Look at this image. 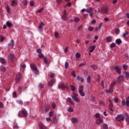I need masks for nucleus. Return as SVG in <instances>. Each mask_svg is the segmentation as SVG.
Segmentation results:
<instances>
[{
  "instance_id": "1",
  "label": "nucleus",
  "mask_w": 129,
  "mask_h": 129,
  "mask_svg": "<svg viewBox=\"0 0 129 129\" xmlns=\"http://www.w3.org/2000/svg\"><path fill=\"white\" fill-rule=\"evenodd\" d=\"M73 95L72 97V99L75 102H80V99L77 97L78 96V94H76L75 92H73Z\"/></svg>"
},
{
  "instance_id": "2",
  "label": "nucleus",
  "mask_w": 129,
  "mask_h": 129,
  "mask_svg": "<svg viewBox=\"0 0 129 129\" xmlns=\"http://www.w3.org/2000/svg\"><path fill=\"white\" fill-rule=\"evenodd\" d=\"M18 114L20 117H22V116H27V115H28V112H27L26 110H23L20 111Z\"/></svg>"
},
{
  "instance_id": "3",
  "label": "nucleus",
  "mask_w": 129,
  "mask_h": 129,
  "mask_svg": "<svg viewBox=\"0 0 129 129\" xmlns=\"http://www.w3.org/2000/svg\"><path fill=\"white\" fill-rule=\"evenodd\" d=\"M116 119L118 121H121L124 120V116L122 114L118 115L116 117Z\"/></svg>"
},
{
  "instance_id": "4",
  "label": "nucleus",
  "mask_w": 129,
  "mask_h": 129,
  "mask_svg": "<svg viewBox=\"0 0 129 129\" xmlns=\"http://www.w3.org/2000/svg\"><path fill=\"white\" fill-rule=\"evenodd\" d=\"M68 16V14L66 13V11H64L63 12V14L62 16V19L63 20V21H67L68 20V17H67Z\"/></svg>"
},
{
  "instance_id": "5",
  "label": "nucleus",
  "mask_w": 129,
  "mask_h": 129,
  "mask_svg": "<svg viewBox=\"0 0 129 129\" xmlns=\"http://www.w3.org/2000/svg\"><path fill=\"white\" fill-rule=\"evenodd\" d=\"M107 7L106 6H104L102 7L101 9V12L103 13V14H107Z\"/></svg>"
},
{
  "instance_id": "6",
  "label": "nucleus",
  "mask_w": 129,
  "mask_h": 129,
  "mask_svg": "<svg viewBox=\"0 0 129 129\" xmlns=\"http://www.w3.org/2000/svg\"><path fill=\"white\" fill-rule=\"evenodd\" d=\"M95 48H96L95 45L90 46L88 48V50L89 52H90L91 53H92V52H93V51H94V50L95 49Z\"/></svg>"
},
{
  "instance_id": "7",
  "label": "nucleus",
  "mask_w": 129,
  "mask_h": 129,
  "mask_svg": "<svg viewBox=\"0 0 129 129\" xmlns=\"http://www.w3.org/2000/svg\"><path fill=\"white\" fill-rule=\"evenodd\" d=\"M22 77V75L20 73H17L16 75V81L17 82H19L20 80H21V78Z\"/></svg>"
},
{
  "instance_id": "8",
  "label": "nucleus",
  "mask_w": 129,
  "mask_h": 129,
  "mask_svg": "<svg viewBox=\"0 0 129 129\" xmlns=\"http://www.w3.org/2000/svg\"><path fill=\"white\" fill-rule=\"evenodd\" d=\"M72 123H74V124L77 123V122H78V118L76 117H73L72 119Z\"/></svg>"
},
{
  "instance_id": "9",
  "label": "nucleus",
  "mask_w": 129,
  "mask_h": 129,
  "mask_svg": "<svg viewBox=\"0 0 129 129\" xmlns=\"http://www.w3.org/2000/svg\"><path fill=\"white\" fill-rule=\"evenodd\" d=\"M58 88L59 89L61 88V89H65V88H66V87L65 86V85L64 84H61L58 86Z\"/></svg>"
},
{
  "instance_id": "10",
  "label": "nucleus",
  "mask_w": 129,
  "mask_h": 129,
  "mask_svg": "<svg viewBox=\"0 0 129 129\" xmlns=\"http://www.w3.org/2000/svg\"><path fill=\"white\" fill-rule=\"evenodd\" d=\"M115 69L116 70V72H117V73H120L121 71H120V67H115Z\"/></svg>"
},
{
  "instance_id": "11",
  "label": "nucleus",
  "mask_w": 129,
  "mask_h": 129,
  "mask_svg": "<svg viewBox=\"0 0 129 129\" xmlns=\"http://www.w3.org/2000/svg\"><path fill=\"white\" fill-rule=\"evenodd\" d=\"M123 76H120L118 77L117 79V81H118V82L123 81Z\"/></svg>"
},
{
  "instance_id": "12",
  "label": "nucleus",
  "mask_w": 129,
  "mask_h": 129,
  "mask_svg": "<svg viewBox=\"0 0 129 129\" xmlns=\"http://www.w3.org/2000/svg\"><path fill=\"white\" fill-rule=\"evenodd\" d=\"M43 26H44V23H41L40 25L38 27L39 30L40 32H43Z\"/></svg>"
},
{
  "instance_id": "13",
  "label": "nucleus",
  "mask_w": 129,
  "mask_h": 129,
  "mask_svg": "<svg viewBox=\"0 0 129 129\" xmlns=\"http://www.w3.org/2000/svg\"><path fill=\"white\" fill-rule=\"evenodd\" d=\"M9 59L11 60V61H14V60H15V55L14 54H10L9 55Z\"/></svg>"
},
{
  "instance_id": "14",
  "label": "nucleus",
  "mask_w": 129,
  "mask_h": 129,
  "mask_svg": "<svg viewBox=\"0 0 129 129\" xmlns=\"http://www.w3.org/2000/svg\"><path fill=\"white\" fill-rule=\"evenodd\" d=\"M112 107H113V104L112 103H110V104L109 105V109L111 110L112 112H113V109H112Z\"/></svg>"
},
{
  "instance_id": "15",
  "label": "nucleus",
  "mask_w": 129,
  "mask_h": 129,
  "mask_svg": "<svg viewBox=\"0 0 129 129\" xmlns=\"http://www.w3.org/2000/svg\"><path fill=\"white\" fill-rule=\"evenodd\" d=\"M39 128L40 129H47V127L43 124V123H40L39 124Z\"/></svg>"
},
{
  "instance_id": "16",
  "label": "nucleus",
  "mask_w": 129,
  "mask_h": 129,
  "mask_svg": "<svg viewBox=\"0 0 129 129\" xmlns=\"http://www.w3.org/2000/svg\"><path fill=\"white\" fill-rule=\"evenodd\" d=\"M15 45V42L13 40H11L10 43L8 44L9 47H13Z\"/></svg>"
},
{
  "instance_id": "17",
  "label": "nucleus",
  "mask_w": 129,
  "mask_h": 129,
  "mask_svg": "<svg viewBox=\"0 0 129 129\" xmlns=\"http://www.w3.org/2000/svg\"><path fill=\"white\" fill-rule=\"evenodd\" d=\"M86 12H87V13H93V8H88L86 10Z\"/></svg>"
},
{
  "instance_id": "18",
  "label": "nucleus",
  "mask_w": 129,
  "mask_h": 129,
  "mask_svg": "<svg viewBox=\"0 0 129 129\" xmlns=\"http://www.w3.org/2000/svg\"><path fill=\"white\" fill-rule=\"evenodd\" d=\"M96 123H97V124H100V123H102V122H103V119H98L96 120Z\"/></svg>"
},
{
  "instance_id": "19",
  "label": "nucleus",
  "mask_w": 129,
  "mask_h": 129,
  "mask_svg": "<svg viewBox=\"0 0 129 129\" xmlns=\"http://www.w3.org/2000/svg\"><path fill=\"white\" fill-rule=\"evenodd\" d=\"M12 6L13 7H16V6H18V1L14 0L12 2Z\"/></svg>"
},
{
  "instance_id": "20",
  "label": "nucleus",
  "mask_w": 129,
  "mask_h": 129,
  "mask_svg": "<svg viewBox=\"0 0 129 129\" xmlns=\"http://www.w3.org/2000/svg\"><path fill=\"white\" fill-rule=\"evenodd\" d=\"M115 42L117 45H120V44H121V43H122L121 41V40L120 39H116Z\"/></svg>"
},
{
  "instance_id": "21",
  "label": "nucleus",
  "mask_w": 129,
  "mask_h": 129,
  "mask_svg": "<svg viewBox=\"0 0 129 129\" xmlns=\"http://www.w3.org/2000/svg\"><path fill=\"white\" fill-rule=\"evenodd\" d=\"M54 83H55V80H52L49 83V86H53V85H54Z\"/></svg>"
},
{
  "instance_id": "22",
  "label": "nucleus",
  "mask_w": 129,
  "mask_h": 129,
  "mask_svg": "<svg viewBox=\"0 0 129 129\" xmlns=\"http://www.w3.org/2000/svg\"><path fill=\"white\" fill-rule=\"evenodd\" d=\"M30 68H31V69H32L33 70H35V69H36L37 68V67H36V66H35V64L31 63L30 64Z\"/></svg>"
},
{
  "instance_id": "23",
  "label": "nucleus",
  "mask_w": 129,
  "mask_h": 129,
  "mask_svg": "<svg viewBox=\"0 0 129 129\" xmlns=\"http://www.w3.org/2000/svg\"><path fill=\"white\" fill-rule=\"evenodd\" d=\"M67 101H68V102H70V103H71V104L73 103V102L72 101V99H71V98L70 97H68L67 99Z\"/></svg>"
},
{
  "instance_id": "24",
  "label": "nucleus",
  "mask_w": 129,
  "mask_h": 129,
  "mask_svg": "<svg viewBox=\"0 0 129 129\" xmlns=\"http://www.w3.org/2000/svg\"><path fill=\"white\" fill-rule=\"evenodd\" d=\"M6 25L7 26H8V27H9V28H11V27H12L13 26V24H12V23L8 21L6 23Z\"/></svg>"
},
{
  "instance_id": "25",
  "label": "nucleus",
  "mask_w": 129,
  "mask_h": 129,
  "mask_svg": "<svg viewBox=\"0 0 129 129\" xmlns=\"http://www.w3.org/2000/svg\"><path fill=\"white\" fill-rule=\"evenodd\" d=\"M68 111H69V112H73V111H74V110L73 109V108H72V107H69L68 109Z\"/></svg>"
},
{
  "instance_id": "26",
  "label": "nucleus",
  "mask_w": 129,
  "mask_h": 129,
  "mask_svg": "<svg viewBox=\"0 0 129 129\" xmlns=\"http://www.w3.org/2000/svg\"><path fill=\"white\" fill-rule=\"evenodd\" d=\"M85 65H86V61H84L82 63H81L80 64H79V67H82L83 66H85Z\"/></svg>"
},
{
  "instance_id": "27",
  "label": "nucleus",
  "mask_w": 129,
  "mask_h": 129,
  "mask_svg": "<svg viewBox=\"0 0 129 129\" xmlns=\"http://www.w3.org/2000/svg\"><path fill=\"white\" fill-rule=\"evenodd\" d=\"M83 88H84L83 86H80L79 87V89H78L79 92H81L83 91Z\"/></svg>"
},
{
  "instance_id": "28",
  "label": "nucleus",
  "mask_w": 129,
  "mask_h": 129,
  "mask_svg": "<svg viewBox=\"0 0 129 129\" xmlns=\"http://www.w3.org/2000/svg\"><path fill=\"white\" fill-rule=\"evenodd\" d=\"M111 40H112L111 37H110V36L107 37V38H106L107 42L109 43L110 42H111Z\"/></svg>"
},
{
  "instance_id": "29",
  "label": "nucleus",
  "mask_w": 129,
  "mask_h": 129,
  "mask_svg": "<svg viewBox=\"0 0 129 129\" xmlns=\"http://www.w3.org/2000/svg\"><path fill=\"white\" fill-rule=\"evenodd\" d=\"M0 62L2 64H5V63H6V60H5V59H4L2 57H0Z\"/></svg>"
},
{
  "instance_id": "30",
  "label": "nucleus",
  "mask_w": 129,
  "mask_h": 129,
  "mask_svg": "<svg viewBox=\"0 0 129 129\" xmlns=\"http://www.w3.org/2000/svg\"><path fill=\"white\" fill-rule=\"evenodd\" d=\"M1 69L2 70V71H3V72H6V71H7V70H6V67L4 66H1Z\"/></svg>"
},
{
  "instance_id": "31",
  "label": "nucleus",
  "mask_w": 129,
  "mask_h": 129,
  "mask_svg": "<svg viewBox=\"0 0 129 129\" xmlns=\"http://www.w3.org/2000/svg\"><path fill=\"white\" fill-rule=\"evenodd\" d=\"M79 93L80 95L81 96H82V97H84V96H85V94L84 93H83V91L79 92Z\"/></svg>"
},
{
  "instance_id": "32",
  "label": "nucleus",
  "mask_w": 129,
  "mask_h": 129,
  "mask_svg": "<svg viewBox=\"0 0 129 129\" xmlns=\"http://www.w3.org/2000/svg\"><path fill=\"white\" fill-rule=\"evenodd\" d=\"M70 86L71 87V91H75V90L76 89L75 87H74V86H73V85H71Z\"/></svg>"
},
{
  "instance_id": "33",
  "label": "nucleus",
  "mask_w": 129,
  "mask_h": 129,
  "mask_svg": "<svg viewBox=\"0 0 129 129\" xmlns=\"http://www.w3.org/2000/svg\"><path fill=\"white\" fill-rule=\"evenodd\" d=\"M90 81H91V78H90V76H89L87 78V82L90 83Z\"/></svg>"
},
{
  "instance_id": "34",
  "label": "nucleus",
  "mask_w": 129,
  "mask_h": 129,
  "mask_svg": "<svg viewBox=\"0 0 129 129\" xmlns=\"http://www.w3.org/2000/svg\"><path fill=\"white\" fill-rule=\"evenodd\" d=\"M44 10V8H42L40 9H38L36 11V13H42L43 12V10Z\"/></svg>"
},
{
  "instance_id": "35",
  "label": "nucleus",
  "mask_w": 129,
  "mask_h": 129,
  "mask_svg": "<svg viewBox=\"0 0 129 129\" xmlns=\"http://www.w3.org/2000/svg\"><path fill=\"white\" fill-rule=\"evenodd\" d=\"M44 62L46 64V65H49V63H48V60H47V58L44 57Z\"/></svg>"
},
{
  "instance_id": "36",
  "label": "nucleus",
  "mask_w": 129,
  "mask_h": 129,
  "mask_svg": "<svg viewBox=\"0 0 129 129\" xmlns=\"http://www.w3.org/2000/svg\"><path fill=\"white\" fill-rule=\"evenodd\" d=\"M106 93H108V92H110V93H112L113 92V91L112 90V88H110L109 91H106Z\"/></svg>"
},
{
  "instance_id": "37",
  "label": "nucleus",
  "mask_w": 129,
  "mask_h": 129,
  "mask_svg": "<svg viewBox=\"0 0 129 129\" xmlns=\"http://www.w3.org/2000/svg\"><path fill=\"white\" fill-rule=\"evenodd\" d=\"M54 36L55 38H59V33H58V32L55 31L54 32Z\"/></svg>"
},
{
  "instance_id": "38",
  "label": "nucleus",
  "mask_w": 129,
  "mask_h": 129,
  "mask_svg": "<svg viewBox=\"0 0 129 129\" xmlns=\"http://www.w3.org/2000/svg\"><path fill=\"white\" fill-rule=\"evenodd\" d=\"M80 21V19H79L78 17H76L75 18V23H78Z\"/></svg>"
},
{
  "instance_id": "39",
  "label": "nucleus",
  "mask_w": 129,
  "mask_h": 129,
  "mask_svg": "<svg viewBox=\"0 0 129 129\" xmlns=\"http://www.w3.org/2000/svg\"><path fill=\"white\" fill-rule=\"evenodd\" d=\"M30 5L31 7H34L35 6V2L33 1L30 2Z\"/></svg>"
},
{
  "instance_id": "40",
  "label": "nucleus",
  "mask_w": 129,
  "mask_h": 129,
  "mask_svg": "<svg viewBox=\"0 0 129 129\" xmlns=\"http://www.w3.org/2000/svg\"><path fill=\"white\" fill-rule=\"evenodd\" d=\"M103 129H108V126L106 124H103Z\"/></svg>"
},
{
  "instance_id": "41",
  "label": "nucleus",
  "mask_w": 129,
  "mask_h": 129,
  "mask_svg": "<svg viewBox=\"0 0 129 129\" xmlns=\"http://www.w3.org/2000/svg\"><path fill=\"white\" fill-rule=\"evenodd\" d=\"M126 105H127V106H129V97H128L126 99Z\"/></svg>"
},
{
  "instance_id": "42",
  "label": "nucleus",
  "mask_w": 129,
  "mask_h": 129,
  "mask_svg": "<svg viewBox=\"0 0 129 129\" xmlns=\"http://www.w3.org/2000/svg\"><path fill=\"white\" fill-rule=\"evenodd\" d=\"M23 5H24V6H27L28 5V1L23 0Z\"/></svg>"
},
{
  "instance_id": "43",
  "label": "nucleus",
  "mask_w": 129,
  "mask_h": 129,
  "mask_svg": "<svg viewBox=\"0 0 129 129\" xmlns=\"http://www.w3.org/2000/svg\"><path fill=\"white\" fill-rule=\"evenodd\" d=\"M17 102L18 104H20L21 105H22L23 104V101L22 100H18L17 101Z\"/></svg>"
},
{
  "instance_id": "44",
  "label": "nucleus",
  "mask_w": 129,
  "mask_h": 129,
  "mask_svg": "<svg viewBox=\"0 0 129 129\" xmlns=\"http://www.w3.org/2000/svg\"><path fill=\"white\" fill-rule=\"evenodd\" d=\"M127 35H128V32L126 31L125 33L123 34V38H125V37H126V36H127Z\"/></svg>"
},
{
  "instance_id": "45",
  "label": "nucleus",
  "mask_w": 129,
  "mask_h": 129,
  "mask_svg": "<svg viewBox=\"0 0 129 129\" xmlns=\"http://www.w3.org/2000/svg\"><path fill=\"white\" fill-rule=\"evenodd\" d=\"M80 53H79V52H77L76 54V58H77L78 59L80 58Z\"/></svg>"
},
{
  "instance_id": "46",
  "label": "nucleus",
  "mask_w": 129,
  "mask_h": 129,
  "mask_svg": "<svg viewBox=\"0 0 129 129\" xmlns=\"http://www.w3.org/2000/svg\"><path fill=\"white\" fill-rule=\"evenodd\" d=\"M115 34H116V35H118V34H119V29L116 28L115 30Z\"/></svg>"
},
{
  "instance_id": "47",
  "label": "nucleus",
  "mask_w": 129,
  "mask_h": 129,
  "mask_svg": "<svg viewBox=\"0 0 129 129\" xmlns=\"http://www.w3.org/2000/svg\"><path fill=\"white\" fill-rule=\"evenodd\" d=\"M68 66H69V64L68 63V62L66 61L65 62V65H64V67L66 69H67L68 68Z\"/></svg>"
},
{
  "instance_id": "48",
  "label": "nucleus",
  "mask_w": 129,
  "mask_h": 129,
  "mask_svg": "<svg viewBox=\"0 0 129 129\" xmlns=\"http://www.w3.org/2000/svg\"><path fill=\"white\" fill-rule=\"evenodd\" d=\"M6 10L8 13H10V12H11V9L10 8V7L7 6L6 8Z\"/></svg>"
},
{
  "instance_id": "49",
  "label": "nucleus",
  "mask_w": 129,
  "mask_h": 129,
  "mask_svg": "<svg viewBox=\"0 0 129 129\" xmlns=\"http://www.w3.org/2000/svg\"><path fill=\"white\" fill-rule=\"evenodd\" d=\"M34 71L35 74H37V75H38L39 71H38V70L37 69V68H36V69L34 70Z\"/></svg>"
},
{
  "instance_id": "50",
  "label": "nucleus",
  "mask_w": 129,
  "mask_h": 129,
  "mask_svg": "<svg viewBox=\"0 0 129 129\" xmlns=\"http://www.w3.org/2000/svg\"><path fill=\"white\" fill-rule=\"evenodd\" d=\"M114 47H115V43H112L110 45L111 48H114Z\"/></svg>"
},
{
  "instance_id": "51",
  "label": "nucleus",
  "mask_w": 129,
  "mask_h": 129,
  "mask_svg": "<svg viewBox=\"0 0 129 129\" xmlns=\"http://www.w3.org/2000/svg\"><path fill=\"white\" fill-rule=\"evenodd\" d=\"M38 56H39V58H42L44 57V54H43V53H40L39 54Z\"/></svg>"
},
{
  "instance_id": "52",
  "label": "nucleus",
  "mask_w": 129,
  "mask_h": 129,
  "mask_svg": "<svg viewBox=\"0 0 129 129\" xmlns=\"http://www.w3.org/2000/svg\"><path fill=\"white\" fill-rule=\"evenodd\" d=\"M4 40H5V37L3 36H0V41L1 42H3V41H4Z\"/></svg>"
},
{
  "instance_id": "53",
  "label": "nucleus",
  "mask_w": 129,
  "mask_h": 129,
  "mask_svg": "<svg viewBox=\"0 0 129 129\" xmlns=\"http://www.w3.org/2000/svg\"><path fill=\"white\" fill-rule=\"evenodd\" d=\"M39 87L40 88H44V85L42 83H40L39 85Z\"/></svg>"
},
{
  "instance_id": "54",
  "label": "nucleus",
  "mask_w": 129,
  "mask_h": 129,
  "mask_svg": "<svg viewBox=\"0 0 129 129\" xmlns=\"http://www.w3.org/2000/svg\"><path fill=\"white\" fill-rule=\"evenodd\" d=\"M18 90L20 92H22V91H23V90H24V88L21 87H19L18 88Z\"/></svg>"
},
{
  "instance_id": "55",
  "label": "nucleus",
  "mask_w": 129,
  "mask_h": 129,
  "mask_svg": "<svg viewBox=\"0 0 129 129\" xmlns=\"http://www.w3.org/2000/svg\"><path fill=\"white\" fill-rule=\"evenodd\" d=\"M92 68H93V70H96V69H97V67H96L95 65L92 66Z\"/></svg>"
},
{
  "instance_id": "56",
  "label": "nucleus",
  "mask_w": 129,
  "mask_h": 129,
  "mask_svg": "<svg viewBox=\"0 0 129 129\" xmlns=\"http://www.w3.org/2000/svg\"><path fill=\"white\" fill-rule=\"evenodd\" d=\"M72 76H73L74 77H76V74H75V72L74 71H73L72 73Z\"/></svg>"
},
{
  "instance_id": "57",
  "label": "nucleus",
  "mask_w": 129,
  "mask_h": 129,
  "mask_svg": "<svg viewBox=\"0 0 129 129\" xmlns=\"http://www.w3.org/2000/svg\"><path fill=\"white\" fill-rule=\"evenodd\" d=\"M114 85H115V81H113L111 83V86H112V87H113Z\"/></svg>"
},
{
  "instance_id": "58",
  "label": "nucleus",
  "mask_w": 129,
  "mask_h": 129,
  "mask_svg": "<svg viewBox=\"0 0 129 129\" xmlns=\"http://www.w3.org/2000/svg\"><path fill=\"white\" fill-rule=\"evenodd\" d=\"M20 65H21V66H22V67L23 68H26V64H25V63H21Z\"/></svg>"
},
{
  "instance_id": "59",
  "label": "nucleus",
  "mask_w": 129,
  "mask_h": 129,
  "mask_svg": "<svg viewBox=\"0 0 129 129\" xmlns=\"http://www.w3.org/2000/svg\"><path fill=\"white\" fill-rule=\"evenodd\" d=\"M92 30H93V27L90 26L88 28V31H92Z\"/></svg>"
},
{
  "instance_id": "60",
  "label": "nucleus",
  "mask_w": 129,
  "mask_h": 129,
  "mask_svg": "<svg viewBox=\"0 0 129 129\" xmlns=\"http://www.w3.org/2000/svg\"><path fill=\"white\" fill-rule=\"evenodd\" d=\"M114 101H115V103H118V99L117 98H115Z\"/></svg>"
},
{
  "instance_id": "61",
  "label": "nucleus",
  "mask_w": 129,
  "mask_h": 129,
  "mask_svg": "<svg viewBox=\"0 0 129 129\" xmlns=\"http://www.w3.org/2000/svg\"><path fill=\"white\" fill-rule=\"evenodd\" d=\"M4 107V104L0 102V108H3Z\"/></svg>"
},
{
  "instance_id": "62",
  "label": "nucleus",
  "mask_w": 129,
  "mask_h": 129,
  "mask_svg": "<svg viewBox=\"0 0 129 129\" xmlns=\"http://www.w3.org/2000/svg\"><path fill=\"white\" fill-rule=\"evenodd\" d=\"M52 106L53 108H56V104L54 103H52Z\"/></svg>"
},
{
  "instance_id": "63",
  "label": "nucleus",
  "mask_w": 129,
  "mask_h": 129,
  "mask_svg": "<svg viewBox=\"0 0 129 129\" xmlns=\"http://www.w3.org/2000/svg\"><path fill=\"white\" fill-rule=\"evenodd\" d=\"M125 76H126V77H127V78H128V77H129V73L128 72H126L125 73Z\"/></svg>"
},
{
  "instance_id": "64",
  "label": "nucleus",
  "mask_w": 129,
  "mask_h": 129,
  "mask_svg": "<svg viewBox=\"0 0 129 129\" xmlns=\"http://www.w3.org/2000/svg\"><path fill=\"white\" fill-rule=\"evenodd\" d=\"M126 122H128V123H129V116L126 118Z\"/></svg>"
}]
</instances>
